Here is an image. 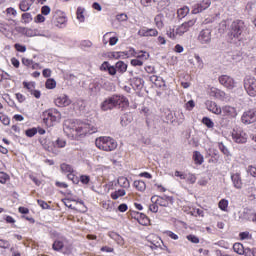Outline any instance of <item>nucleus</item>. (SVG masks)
Wrapping results in <instances>:
<instances>
[{
  "mask_svg": "<svg viewBox=\"0 0 256 256\" xmlns=\"http://www.w3.org/2000/svg\"><path fill=\"white\" fill-rule=\"evenodd\" d=\"M63 131L68 139H72L73 141H81V139H85L87 135L97 133V127L89 122L68 119L64 121Z\"/></svg>",
  "mask_w": 256,
  "mask_h": 256,
  "instance_id": "f257e3e1",
  "label": "nucleus"
},
{
  "mask_svg": "<svg viewBox=\"0 0 256 256\" xmlns=\"http://www.w3.org/2000/svg\"><path fill=\"white\" fill-rule=\"evenodd\" d=\"M247 34V25L243 20H234L228 29V40L230 43L243 41V37Z\"/></svg>",
  "mask_w": 256,
  "mask_h": 256,
  "instance_id": "f03ea898",
  "label": "nucleus"
},
{
  "mask_svg": "<svg viewBox=\"0 0 256 256\" xmlns=\"http://www.w3.org/2000/svg\"><path fill=\"white\" fill-rule=\"evenodd\" d=\"M195 23H197V19L188 20L176 28H170L167 30L166 35L169 37V39L173 40L177 39V37H183L184 33L189 32L192 27H195Z\"/></svg>",
  "mask_w": 256,
  "mask_h": 256,
  "instance_id": "7ed1b4c3",
  "label": "nucleus"
},
{
  "mask_svg": "<svg viewBox=\"0 0 256 256\" xmlns=\"http://www.w3.org/2000/svg\"><path fill=\"white\" fill-rule=\"evenodd\" d=\"M95 145L97 149L100 151H106L107 153L117 149V141L109 136H100L96 138Z\"/></svg>",
  "mask_w": 256,
  "mask_h": 256,
  "instance_id": "20e7f679",
  "label": "nucleus"
},
{
  "mask_svg": "<svg viewBox=\"0 0 256 256\" xmlns=\"http://www.w3.org/2000/svg\"><path fill=\"white\" fill-rule=\"evenodd\" d=\"M61 121V112L55 108L48 109L43 112V122L47 127H53Z\"/></svg>",
  "mask_w": 256,
  "mask_h": 256,
  "instance_id": "39448f33",
  "label": "nucleus"
},
{
  "mask_svg": "<svg viewBox=\"0 0 256 256\" xmlns=\"http://www.w3.org/2000/svg\"><path fill=\"white\" fill-rule=\"evenodd\" d=\"M66 146L67 141L63 138H58L56 141H49L48 145H44V149L49 151V153H54V155H57V153H59L58 149H63Z\"/></svg>",
  "mask_w": 256,
  "mask_h": 256,
  "instance_id": "423d86ee",
  "label": "nucleus"
},
{
  "mask_svg": "<svg viewBox=\"0 0 256 256\" xmlns=\"http://www.w3.org/2000/svg\"><path fill=\"white\" fill-rule=\"evenodd\" d=\"M52 15V23L55 25V27L61 29V27H65L67 25V16L65 15V12L55 10L52 12Z\"/></svg>",
  "mask_w": 256,
  "mask_h": 256,
  "instance_id": "0eeeda50",
  "label": "nucleus"
},
{
  "mask_svg": "<svg viewBox=\"0 0 256 256\" xmlns=\"http://www.w3.org/2000/svg\"><path fill=\"white\" fill-rule=\"evenodd\" d=\"M243 83L246 93L250 97H256V78L253 76H246Z\"/></svg>",
  "mask_w": 256,
  "mask_h": 256,
  "instance_id": "6e6552de",
  "label": "nucleus"
},
{
  "mask_svg": "<svg viewBox=\"0 0 256 256\" xmlns=\"http://www.w3.org/2000/svg\"><path fill=\"white\" fill-rule=\"evenodd\" d=\"M218 81L220 83V85H222L223 87H225V89H235V87H237V82L235 81V79L229 75H221L218 78Z\"/></svg>",
  "mask_w": 256,
  "mask_h": 256,
  "instance_id": "1a4fd4ad",
  "label": "nucleus"
},
{
  "mask_svg": "<svg viewBox=\"0 0 256 256\" xmlns=\"http://www.w3.org/2000/svg\"><path fill=\"white\" fill-rule=\"evenodd\" d=\"M151 201L159 205V207H169L173 205V197L171 196H152Z\"/></svg>",
  "mask_w": 256,
  "mask_h": 256,
  "instance_id": "9d476101",
  "label": "nucleus"
},
{
  "mask_svg": "<svg viewBox=\"0 0 256 256\" xmlns=\"http://www.w3.org/2000/svg\"><path fill=\"white\" fill-rule=\"evenodd\" d=\"M174 175L175 177H179V179L185 180L186 183H188L189 185H195V183L197 182V176L191 172L184 173L179 170H176L174 172Z\"/></svg>",
  "mask_w": 256,
  "mask_h": 256,
  "instance_id": "9b49d317",
  "label": "nucleus"
},
{
  "mask_svg": "<svg viewBox=\"0 0 256 256\" xmlns=\"http://www.w3.org/2000/svg\"><path fill=\"white\" fill-rule=\"evenodd\" d=\"M211 29L206 28L202 29L197 37V41L200 43V45H209L211 43Z\"/></svg>",
  "mask_w": 256,
  "mask_h": 256,
  "instance_id": "f8f14e48",
  "label": "nucleus"
},
{
  "mask_svg": "<svg viewBox=\"0 0 256 256\" xmlns=\"http://www.w3.org/2000/svg\"><path fill=\"white\" fill-rule=\"evenodd\" d=\"M232 139L235 143H247V133L241 128H234L232 131Z\"/></svg>",
  "mask_w": 256,
  "mask_h": 256,
  "instance_id": "ddd939ff",
  "label": "nucleus"
},
{
  "mask_svg": "<svg viewBox=\"0 0 256 256\" xmlns=\"http://www.w3.org/2000/svg\"><path fill=\"white\" fill-rule=\"evenodd\" d=\"M211 1L212 0H201L199 3L195 4L192 8V14L198 15V13H203V11H206V9H209L211 7ZM217 1V0H214Z\"/></svg>",
  "mask_w": 256,
  "mask_h": 256,
  "instance_id": "4468645a",
  "label": "nucleus"
},
{
  "mask_svg": "<svg viewBox=\"0 0 256 256\" xmlns=\"http://www.w3.org/2000/svg\"><path fill=\"white\" fill-rule=\"evenodd\" d=\"M208 95L219 101H225L227 99V93L225 91L213 86L208 89Z\"/></svg>",
  "mask_w": 256,
  "mask_h": 256,
  "instance_id": "2eb2a0df",
  "label": "nucleus"
},
{
  "mask_svg": "<svg viewBox=\"0 0 256 256\" xmlns=\"http://www.w3.org/2000/svg\"><path fill=\"white\" fill-rule=\"evenodd\" d=\"M241 121H242V123H244V125H251V123H255V121H256V108L244 112L242 117H241Z\"/></svg>",
  "mask_w": 256,
  "mask_h": 256,
  "instance_id": "dca6fc26",
  "label": "nucleus"
},
{
  "mask_svg": "<svg viewBox=\"0 0 256 256\" xmlns=\"http://www.w3.org/2000/svg\"><path fill=\"white\" fill-rule=\"evenodd\" d=\"M23 88L27 90L28 93H30V95H32L33 97H35V99H41V91L39 90H35V82L30 81H24L22 83Z\"/></svg>",
  "mask_w": 256,
  "mask_h": 256,
  "instance_id": "f3484780",
  "label": "nucleus"
},
{
  "mask_svg": "<svg viewBox=\"0 0 256 256\" xmlns=\"http://www.w3.org/2000/svg\"><path fill=\"white\" fill-rule=\"evenodd\" d=\"M116 98L115 95H112L108 98H106L102 103H101V109L102 111H111L112 109H117L116 106Z\"/></svg>",
  "mask_w": 256,
  "mask_h": 256,
  "instance_id": "a211bd4d",
  "label": "nucleus"
},
{
  "mask_svg": "<svg viewBox=\"0 0 256 256\" xmlns=\"http://www.w3.org/2000/svg\"><path fill=\"white\" fill-rule=\"evenodd\" d=\"M138 37H158L159 31L156 28L142 27L137 32Z\"/></svg>",
  "mask_w": 256,
  "mask_h": 256,
  "instance_id": "6ab92c4d",
  "label": "nucleus"
},
{
  "mask_svg": "<svg viewBox=\"0 0 256 256\" xmlns=\"http://www.w3.org/2000/svg\"><path fill=\"white\" fill-rule=\"evenodd\" d=\"M221 111L222 117H225L226 119H233L237 115V108L230 105L223 106Z\"/></svg>",
  "mask_w": 256,
  "mask_h": 256,
  "instance_id": "aec40b11",
  "label": "nucleus"
},
{
  "mask_svg": "<svg viewBox=\"0 0 256 256\" xmlns=\"http://www.w3.org/2000/svg\"><path fill=\"white\" fill-rule=\"evenodd\" d=\"M103 43L104 45L109 43V45L113 47V45H117V43H119V37L115 36V32H107L103 36Z\"/></svg>",
  "mask_w": 256,
  "mask_h": 256,
  "instance_id": "412c9836",
  "label": "nucleus"
},
{
  "mask_svg": "<svg viewBox=\"0 0 256 256\" xmlns=\"http://www.w3.org/2000/svg\"><path fill=\"white\" fill-rule=\"evenodd\" d=\"M54 103L56 107H69V105L71 104V99L69 98V96L62 94L54 100Z\"/></svg>",
  "mask_w": 256,
  "mask_h": 256,
  "instance_id": "4be33fe9",
  "label": "nucleus"
},
{
  "mask_svg": "<svg viewBox=\"0 0 256 256\" xmlns=\"http://www.w3.org/2000/svg\"><path fill=\"white\" fill-rule=\"evenodd\" d=\"M116 109H127L129 107V99L123 95H115Z\"/></svg>",
  "mask_w": 256,
  "mask_h": 256,
  "instance_id": "5701e85b",
  "label": "nucleus"
},
{
  "mask_svg": "<svg viewBox=\"0 0 256 256\" xmlns=\"http://www.w3.org/2000/svg\"><path fill=\"white\" fill-rule=\"evenodd\" d=\"M231 181L235 189H243V179L241 178V172L232 173Z\"/></svg>",
  "mask_w": 256,
  "mask_h": 256,
  "instance_id": "b1692460",
  "label": "nucleus"
},
{
  "mask_svg": "<svg viewBox=\"0 0 256 256\" xmlns=\"http://www.w3.org/2000/svg\"><path fill=\"white\" fill-rule=\"evenodd\" d=\"M205 105L207 110L210 111V113H213L214 115H221V108L219 105L216 104L215 101L207 100Z\"/></svg>",
  "mask_w": 256,
  "mask_h": 256,
  "instance_id": "393cba45",
  "label": "nucleus"
},
{
  "mask_svg": "<svg viewBox=\"0 0 256 256\" xmlns=\"http://www.w3.org/2000/svg\"><path fill=\"white\" fill-rule=\"evenodd\" d=\"M108 237H110V239H113V241H115V243H117V245H125V239L122 238L121 235H119L117 232L114 231H110L108 232Z\"/></svg>",
  "mask_w": 256,
  "mask_h": 256,
  "instance_id": "a878e982",
  "label": "nucleus"
},
{
  "mask_svg": "<svg viewBox=\"0 0 256 256\" xmlns=\"http://www.w3.org/2000/svg\"><path fill=\"white\" fill-rule=\"evenodd\" d=\"M17 31L21 33V35H25V37H35V35H37V31L31 28L18 27Z\"/></svg>",
  "mask_w": 256,
  "mask_h": 256,
  "instance_id": "bb28decb",
  "label": "nucleus"
},
{
  "mask_svg": "<svg viewBox=\"0 0 256 256\" xmlns=\"http://www.w3.org/2000/svg\"><path fill=\"white\" fill-rule=\"evenodd\" d=\"M245 196L247 197L248 201H255L256 199V187L249 186L245 190Z\"/></svg>",
  "mask_w": 256,
  "mask_h": 256,
  "instance_id": "cd10ccee",
  "label": "nucleus"
},
{
  "mask_svg": "<svg viewBox=\"0 0 256 256\" xmlns=\"http://www.w3.org/2000/svg\"><path fill=\"white\" fill-rule=\"evenodd\" d=\"M117 183L119 187H122V189H129V187H131V182H129V179L124 176H119Z\"/></svg>",
  "mask_w": 256,
  "mask_h": 256,
  "instance_id": "c85d7f7f",
  "label": "nucleus"
},
{
  "mask_svg": "<svg viewBox=\"0 0 256 256\" xmlns=\"http://www.w3.org/2000/svg\"><path fill=\"white\" fill-rule=\"evenodd\" d=\"M192 159L195 165H203L205 158H203V154L199 151H194Z\"/></svg>",
  "mask_w": 256,
  "mask_h": 256,
  "instance_id": "c756f323",
  "label": "nucleus"
},
{
  "mask_svg": "<svg viewBox=\"0 0 256 256\" xmlns=\"http://www.w3.org/2000/svg\"><path fill=\"white\" fill-rule=\"evenodd\" d=\"M143 83V78L140 77H134L130 80V85L133 89H141L143 87Z\"/></svg>",
  "mask_w": 256,
  "mask_h": 256,
  "instance_id": "7c9ffc66",
  "label": "nucleus"
},
{
  "mask_svg": "<svg viewBox=\"0 0 256 256\" xmlns=\"http://www.w3.org/2000/svg\"><path fill=\"white\" fill-rule=\"evenodd\" d=\"M33 5V0H22L19 4L20 11L26 12L31 9V6Z\"/></svg>",
  "mask_w": 256,
  "mask_h": 256,
  "instance_id": "2f4dec72",
  "label": "nucleus"
},
{
  "mask_svg": "<svg viewBox=\"0 0 256 256\" xmlns=\"http://www.w3.org/2000/svg\"><path fill=\"white\" fill-rule=\"evenodd\" d=\"M133 187L136 188V191H140V193H143L147 189V184L143 180H135L133 183Z\"/></svg>",
  "mask_w": 256,
  "mask_h": 256,
  "instance_id": "473e14b6",
  "label": "nucleus"
},
{
  "mask_svg": "<svg viewBox=\"0 0 256 256\" xmlns=\"http://www.w3.org/2000/svg\"><path fill=\"white\" fill-rule=\"evenodd\" d=\"M60 171L64 175H69V173H75V170L73 169V166L67 164V163H62L60 165Z\"/></svg>",
  "mask_w": 256,
  "mask_h": 256,
  "instance_id": "72a5a7b5",
  "label": "nucleus"
},
{
  "mask_svg": "<svg viewBox=\"0 0 256 256\" xmlns=\"http://www.w3.org/2000/svg\"><path fill=\"white\" fill-rule=\"evenodd\" d=\"M125 195H127V192L125 191V189H118L114 192H112L110 194L111 199H113V201H117V199H119V197H125Z\"/></svg>",
  "mask_w": 256,
  "mask_h": 256,
  "instance_id": "f704fd0d",
  "label": "nucleus"
},
{
  "mask_svg": "<svg viewBox=\"0 0 256 256\" xmlns=\"http://www.w3.org/2000/svg\"><path fill=\"white\" fill-rule=\"evenodd\" d=\"M163 14H158L154 18V23L157 29H163L165 27V23H163Z\"/></svg>",
  "mask_w": 256,
  "mask_h": 256,
  "instance_id": "c9c22d12",
  "label": "nucleus"
},
{
  "mask_svg": "<svg viewBox=\"0 0 256 256\" xmlns=\"http://www.w3.org/2000/svg\"><path fill=\"white\" fill-rule=\"evenodd\" d=\"M178 19H185L189 15V7L183 6L177 10Z\"/></svg>",
  "mask_w": 256,
  "mask_h": 256,
  "instance_id": "e433bc0d",
  "label": "nucleus"
},
{
  "mask_svg": "<svg viewBox=\"0 0 256 256\" xmlns=\"http://www.w3.org/2000/svg\"><path fill=\"white\" fill-rule=\"evenodd\" d=\"M63 247H65L63 240L57 239L52 244L53 251H62Z\"/></svg>",
  "mask_w": 256,
  "mask_h": 256,
  "instance_id": "4c0bfd02",
  "label": "nucleus"
},
{
  "mask_svg": "<svg viewBox=\"0 0 256 256\" xmlns=\"http://www.w3.org/2000/svg\"><path fill=\"white\" fill-rule=\"evenodd\" d=\"M76 17L80 23L85 22V8L78 7L76 11Z\"/></svg>",
  "mask_w": 256,
  "mask_h": 256,
  "instance_id": "58836bf2",
  "label": "nucleus"
},
{
  "mask_svg": "<svg viewBox=\"0 0 256 256\" xmlns=\"http://www.w3.org/2000/svg\"><path fill=\"white\" fill-rule=\"evenodd\" d=\"M116 71L118 73H125L127 71V64L123 61H118L116 64Z\"/></svg>",
  "mask_w": 256,
  "mask_h": 256,
  "instance_id": "ea45409f",
  "label": "nucleus"
},
{
  "mask_svg": "<svg viewBox=\"0 0 256 256\" xmlns=\"http://www.w3.org/2000/svg\"><path fill=\"white\" fill-rule=\"evenodd\" d=\"M0 122L5 126H9L11 124V119L9 116H7V114L0 112Z\"/></svg>",
  "mask_w": 256,
  "mask_h": 256,
  "instance_id": "a19ab883",
  "label": "nucleus"
},
{
  "mask_svg": "<svg viewBox=\"0 0 256 256\" xmlns=\"http://www.w3.org/2000/svg\"><path fill=\"white\" fill-rule=\"evenodd\" d=\"M46 89H55L57 87V81L53 78H48L45 82Z\"/></svg>",
  "mask_w": 256,
  "mask_h": 256,
  "instance_id": "79ce46f5",
  "label": "nucleus"
},
{
  "mask_svg": "<svg viewBox=\"0 0 256 256\" xmlns=\"http://www.w3.org/2000/svg\"><path fill=\"white\" fill-rule=\"evenodd\" d=\"M218 207L221 211H227L229 207V200L227 199H221L218 203Z\"/></svg>",
  "mask_w": 256,
  "mask_h": 256,
  "instance_id": "37998d69",
  "label": "nucleus"
},
{
  "mask_svg": "<svg viewBox=\"0 0 256 256\" xmlns=\"http://www.w3.org/2000/svg\"><path fill=\"white\" fill-rule=\"evenodd\" d=\"M202 123H203V125H206V127H207L208 129H213V128L215 127V123H214L213 120H211V118H209V117H204V118L202 119Z\"/></svg>",
  "mask_w": 256,
  "mask_h": 256,
  "instance_id": "c03bdc74",
  "label": "nucleus"
},
{
  "mask_svg": "<svg viewBox=\"0 0 256 256\" xmlns=\"http://www.w3.org/2000/svg\"><path fill=\"white\" fill-rule=\"evenodd\" d=\"M140 225H148L149 224V217L145 214H140V217H138V220H136Z\"/></svg>",
  "mask_w": 256,
  "mask_h": 256,
  "instance_id": "a18cd8bd",
  "label": "nucleus"
},
{
  "mask_svg": "<svg viewBox=\"0 0 256 256\" xmlns=\"http://www.w3.org/2000/svg\"><path fill=\"white\" fill-rule=\"evenodd\" d=\"M136 58L140 59V61H147V59H149V53L145 51L137 52Z\"/></svg>",
  "mask_w": 256,
  "mask_h": 256,
  "instance_id": "49530a36",
  "label": "nucleus"
},
{
  "mask_svg": "<svg viewBox=\"0 0 256 256\" xmlns=\"http://www.w3.org/2000/svg\"><path fill=\"white\" fill-rule=\"evenodd\" d=\"M125 52H110L109 58L110 59H121L125 58Z\"/></svg>",
  "mask_w": 256,
  "mask_h": 256,
  "instance_id": "de8ad7c7",
  "label": "nucleus"
},
{
  "mask_svg": "<svg viewBox=\"0 0 256 256\" xmlns=\"http://www.w3.org/2000/svg\"><path fill=\"white\" fill-rule=\"evenodd\" d=\"M10 179L11 177L9 176V174L5 172H0V183L2 185H5V183H7V181H9Z\"/></svg>",
  "mask_w": 256,
  "mask_h": 256,
  "instance_id": "09e8293b",
  "label": "nucleus"
},
{
  "mask_svg": "<svg viewBox=\"0 0 256 256\" xmlns=\"http://www.w3.org/2000/svg\"><path fill=\"white\" fill-rule=\"evenodd\" d=\"M23 23H31L33 21V17L31 16V13H23L22 16Z\"/></svg>",
  "mask_w": 256,
  "mask_h": 256,
  "instance_id": "8fccbe9b",
  "label": "nucleus"
},
{
  "mask_svg": "<svg viewBox=\"0 0 256 256\" xmlns=\"http://www.w3.org/2000/svg\"><path fill=\"white\" fill-rule=\"evenodd\" d=\"M141 214L142 213L135 210H130L128 213L129 217H131V219H135V221H137L141 217Z\"/></svg>",
  "mask_w": 256,
  "mask_h": 256,
  "instance_id": "3c124183",
  "label": "nucleus"
},
{
  "mask_svg": "<svg viewBox=\"0 0 256 256\" xmlns=\"http://www.w3.org/2000/svg\"><path fill=\"white\" fill-rule=\"evenodd\" d=\"M36 133H38L37 128H30L25 131L26 137H35Z\"/></svg>",
  "mask_w": 256,
  "mask_h": 256,
  "instance_id": "603ef678",
  "label": "nucleus"
},
{
  "mask_svg": "<svg viewBox=\"0 0 256 256\" xmlns=\"http://www.w3.org/2000/svg\"><path fill=\"white\" fill-rule=\"evenodd\" d=\"M124 57H137V51L133 48H129L128 51L124 52Z\"/></svg>",
  "mask_w": 256,
  "mask_h": 256,
  "instance_id": "864d4df0",
  "label": "nucleus"
},
{
  "mask_svg": "<svg viewBox=\"0 0 256 256\" xmlns=\"http://www.w3.org/2000/svg\"><path fill=\"white\" fill-rule=\"evenodd\" d=\"M131 65L133 67H143V60H140L139 58L132 59L131 60Z\"/></svg>",
  "mask_w": 256,
  "mask_h": 256,
  "instance_id": "5fc2aeb1",
  "label": "nucleus"
},
{
  "mask_svg": "<svg viewBox=\"0 0 256 256\" xmlns=\"http://www.w3.org/2000/svg\"><path fill=\"white\" fill-rule=\"evenodd\" d=\"M11 247V243L8 240L0 239V249H9Z\"/></svg>",
  "mask_w": 256,
  "mask_h": 256,
  "instance_id": "6e6d98bb",
  "label": "nucleus"
},
{
  "mask_svg": "<svg viewBox=\"0 0 256 256\" xmlns=\"http://www.w3.org/2000/svg\"><path fill=\"white\" fill-rule=\"evenodd\" d=\"M149 211L152 213H157L159 211V204H157V202H152V204L149 206Z\"/></svg>",
  "mask_w": 256,
  "mask_h": 256,
  "instance_id": "4d7b16f0",
  "label": "nucleus"
},
{
  "mask_svg": "<svg viewBox=\"0 0 256 256\" xmlns=\"http://www.w3.org/2000/svg\"><path fill=\"white\" fill-rule=\"evenodd\" d=\"M0 33H9V24L0 23Z\"/></svg>",
  "mask_w": 256,
  "mask_h": 256,
  "instance_id": "13d9d810",
  "label": "nucleus"
},
{
  "mask_svg": "<svg viewBox=\"0 0 256 256\" xmlns=\"http://www.w3.org/2000/svg\"><path fill=\"white\" fill-rule=\"evenodd\" d=\"M14 48L19 53H25V51H27V47H25V45H21V44H18V43L14 45Z\"/></svg>",
  "mask_w": 256,
  "mask_h": 256,
  "instance_id": "bf43d9fd",
  "label": "nucleus"
},
{
  "mask_svg": "<svg viewBox=\"0 0 256 256\" xmlns=\"http://www.w3.org/2000/svg\"><path fill=\"white\" fill-rule=\"evenodd\" d=\"M39 207L42 209H51V206L45 202V200H37Z\"/></svg>",
  "mask_w": 256,
  "mask_h": 256,
  "instance_id": "052dcab7",
  "label": "nucleus"
},
{
  "mask_svg": "<svg viewBox=\"0 0 256 256\" xmlns=\"http://www.w3.org/2000/svg\"><path fill=\"white\" fill-rule=\"evenodd\" d=\"M186 239H187L188 241H190L191 243H195V244L199 243V237H197V236H195V235H193V234L188 235V236L186 237Z\"/></svg>",
  "mask_w": 256,
  "mask_h": 256,
  "instance_id": "680f3d73",
  "label": "nucleus"
},
{
  "mask_svg": "<svg viewBox=\"0 0 256 256\" xmlns=\"http://www.w3.org/2000/svg\"><path fill=\"white\" fill-rule=\"evenodd\" d=\"M165 235H167V237H170V239H173L174 241H177V239H179V236L177 234H175L173 231H166L164 232Z\"/></svg>",
  "mask_w": 256,
  "mask_h": 256,
  "instance_id": "e2e57ef3",
  "label": "nucleus"
},
{
  "mask_svg": "<svg viewBox=\"0 0 256 256\" xmlns=\"http://www.w3.org/2000/svg\"><path fill=\"white\" fill-rule=\"evenodd\" d=\"M35 23H45V16H43V14H38L35 18H34Z\"/></svg>",
  "mask_w": 256,
  "mask_h": 256,
  "instance_id": "0e129e2a",
  "label": "nucleus"
},
{
  "mask_svg": "<svg viewBox=\"0 0 256 256\" xmlns=\"http://www.w3.org/2000/svg\"><path fill=\"white\" fill-rule=\"evenodd\" d=\"M109 67H111V64H109L107 61H104L100 66V71H108Z\"/></svg>",
  "mask_w": 256,
  "mask_h": 256,
  "instance_id": "69168bd1",
  "label": "nucleus"
},
{
  "mask_svg": "<svg viewBox=\"0 0 256 256\" xmlns=\"http://www.w3.org/2000/svg\"><path fill=\"white\" fill-rule=\"evenodd\" d=\"M51 13V8L49 6H42L41 14L42 15H49Z\"/></svg>",
  "mask_w": 256,
  "mask_h": 256,
  "instance_id": "338daca9",
  "label": "nucleus"
},
{
  "mask_svg": "<svg viewBox=\"0 0 256 256\" xmlns=\"http://www.w3.org/2000/svg\"><path fill=\"white\" fill-rule=\"evenodd\" d=\"M248 173H249L252 177H256V166H249V167H248Z\"/></svg>",
  "mask_w": 256,
  "mask_h": 256,
  "instance_id": "774afa93",
  "label": "nucleus"
}]
</instances>
